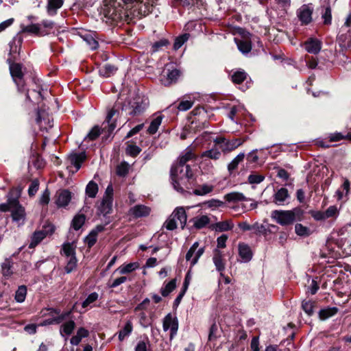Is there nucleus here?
I'll return each mask as SVG.
<instances>
[{
	"label": "nucleus",
	"mask_w": 351,
	"mask_h": 351,
	"mask_svg": "<svg viewBox=\"0 0 351 351\" xmlns=\"http://www.w3.org/2000/svg\"><path fill=\"white\" fill-rule=\"evenodd\" d=\"M162 119L163 117L162 115H158L152 121L147 129V132L149 134H154L155 133H156L159 126L162 123Z\"/></svg>",
	"instance_id": "nucleus-37"
},
{
	"label": "nucleus",
	"mask_w": 351,
	"mask_h": 351,
	"mask_svg": "<svg viewBox=\"0 0 351 351\" xmlns=\"http://www.w3.org/2000/svg\"><path fill=\"white\" fill-rule=\"evenodd\" d=\"M204 205L208 208L215 209L217 208L223 206L224 205V202L219 199H211L210 200L204 202Z\"/></svg>",
	"instance_id": "nucleus-46"
},
{
	"label": "nucleus",
	"mask_w": 351,
	"mask_h": 351,
	"mask_svg": "<svg viewBox=\"0 0 351 351\" xmlns=\"http://www.w3.org/2000/svg\"><path fill=\"white\" fill-rule=\"evenodd\" d=\"M113 200V187L109 184L105 191L102 201L101 202L99 210L101 213L106 215L110 213L112 209Z\"/></svg>",
	"instance_id": "nucleus-10"
},
{
	"label": "nucleus",
	"mask_w": 351,
	"mask_h": 351,
	"mask_svg": "<svg viewBox=\"0 0 351 351\" xmlns=\"http://www.w3.org/2000/svg\"><path fill=\"white\" fill-rule=\"evenodd\" d=\"M195 158V154L191 146L188 147L183 153L180 156L177 164L181 165H187L186 162Z\"/></svg>",
	"instance_id": "nucleus-22"
},
{
	"label": "nucleus",
	"mask_w": 351,
	"mask_h": 351,
	"mask_svg": "<svg viewBox=\"0 0 351 351\" xmlns=\"http://www.w3.org/2000/svg\"><path fill=\"white\" fill-rule=\"evenodd\" d=\"M186 219L185 210L182 207H178L166 220L164 226L169 230H173L179 226L183 229L186 223Z\"/></svg>",
	"instance_id": "nucleus-5"
},
{
	"label": "nucleus",
	"mask_w": 351,
	"mask_h": 351,
	"mask_svg": "<svg viewBox=\"0 0 351 351\" xmlns=\"http://www.w3.org/2000/svg\"><path fill=\"white\" fill-rule=\"evenodd\" d=\"M10 71L19 89L22 90L23 88V72L22 71V65L19 63H12L10 64Z\"/></svg>",
	"instance_id": "nucleus-13"
},
{
	"label": "nucleus",
	"mask_w": 351,
	"mask_h": 351,
	"mask_svg": "<svg viewBox=\"0 0 351 351\" xmlns=\"http://www.w3.org/2000/svg\"><path fill=\"white\" fill-rule=\"evenodd\" d=\"M2 273L3 275L5 276H10L12 274V271L11 269L12 268V263L9 260H5L2 263Z\"/></svg>",
	"instance_id": "nucleus-52"
},
{
	"label": "nucleus",
	"mask_w": 351,
	"mask_h": 351,
	"mask_svg": "<svg viewBox=\"0 0 351 351\" xmlns=\"http://www.w3.org/2000/svg\"><path fill=\"white\" fill-rule=\"evenodd\" d=\"M103 12L106 18L114 21L122 18V7L117 0H104Z\"/></svg>",
	"instance_id": "nucleus-6"
},
{
	"label": "nucleus",
	"mask_w": 351,
	"mask_h": 351,
	"mask_svg": "<svg viewBox=\"0 0 351 351\" xmlns=\"http://www.w3.org/2000/svg\"><path fill=\"white\" fill-rule=\"evenodd\" d=\"M247 77V73L244 71H237L232 75V80L235 84H241Z\"/></svg>",
	"instance_id": "nucleus-43"
},
{
	"label": "nucleus",
	"mask_w": 351,
	"mask_h": 351,
	"mask_svg": "<svg viewBox=\"0 0 351 351\" xmlns=\"http://www.w3.org/2000/svg\"><path fill=\"white\" fill-rule=\"evenodd\" d=\"M75 327V323L73 320L67 321L60 326V333L62 337L64 335L68 337L72 334Z\"/></svg>",
	"instance_id": "nucleus-26"
},
{
	"label": "nucleus",
	"mask_w": 351,
	"mask_h": 351,
	"mask_svg": "<svg viewBox=\"0 0 351 351\" xmlns=\"http://www.w3.org/2000/svg\"><path fill=\"white\" fill-rule=\"evenodd\" d=\"M62 250L64 254L67 258H69L71 256H75V249L73 248V245L71 243L64 244L62 247Z\"/></svg>",
	"instance_id": "nucleus-54"
},
{
	"label": "nucleus",
	"mask_w": 351,
	"mask_h": 351,
	"mask_svg": "<svg viewBox=\"0 0 351 351\" xmlns=\"http://www.w3.org/2000/svg\"><path fill=\"white\" fill-rule=\"evenodd\" d=\"M199 247V243L195 242L186 254V261H190L191 267L194 266L197 262L199 258L202 256L204 252V247Z\"/></svg>",
	"instance_id": "nucleus-12"
},
{
	"label": "nucleus",
	"mask_w": 351,
	"mask_h": 351,
	"mask_svg": "<svg viewBox=\"0 0 351 351\" xmlns=\"http://www.w3.org/2000/svg\"><path fill=\"white\" fill-rule=\"evenodd\" d=\"M169 44L167 39H161L154 43L152 45V51L156 52L160 50L163 47H166Z\"/></svg>",
	"instance_id": "nucleus-53"
},
{
	"label": "nucleus",
	"mask_w": 351,
	"mask_h": 351,
	"mask_svg": "<svg viewBox=\"0 0 351 351\" xmlns=\"http://www.w3.org/2000/svg\"><path fill=\"white\" fill-rule=\"evenodd\" d=\"M143 127H144L143 123H141V124H139V125L135 126L134 128H133L132 130H130L128 132V133L126 135V138H130L132 136H134V134H137L143 128Z\"/></svg>",
	"instance_id": "nucleus-63"
},
{
	"label": "nucleus",
	"mask_w": 351,
	"mask_h": 351,
	"mask_svg": "<svg viewBox=\"0 0 351 351\" xmlns=\"http://www.w3.org/2000/svg\"><path fill=\"white\" fill-rule=\"evenodd\" d=\"M53 228L51 226L43 227V229L40 230L35 231L30 239L28 247L29 249L34 248L38 245L49 234H52Z\"/></svg>",
	"instance_id": "nucleus-11"
},
{
	"label": "nucleus",
	"mask_w": 351,
	"mask_h": 351,
	"mask_svg": "<svg viewBox=\"0 0 351 351\" xmlns=\"http://www.w3.org/2000/svg\"><path fill=\"white\" fill-rule=\"evenodd\" d=\"M243 143V141L240 138H234L231 141L227 140L226 138L224 145L219 146V148L221 149V152L224 153L230 152L241 145Z\"/></svg>",
	"instance_id": "nucleus-18"
},
{
	"label": "nucleus",
	"mask_w": 351,
	"mask_h": 351,
	"mask_svg": "<svg viewBox=\"0 0 351 351\" xmlns=\"http://www.w3.org/2000/svg\"><path fill=\"white\" fill-rule=\"evenodd\" d=\"M98 293L96 292L89 294L86 299L82 302V307L86 308L90 304L93 303L98 299Z\"/></svg>",
	"instance_id": "nucleus-51"
},
{
	"label": "nucleus",
	"mask_w": 351,
	"mask_h": 351,
	"mask_svg": "<svg viewBox=\"0 0 351 351\" xmlns=\"http://www.w3.org/2000/svg\"><path fill=\"white\" fill-rule=\"evenodd\" d=\"M265 179V176L261 174L252 173L248 176V182L251 184H260Z\"/></svg>",
	"instance_id": "nucleus-50"
},
{
	"label": "nucleus",
	"mask_w": 351,
	"mask_h": 351,
	"mask_svg": "<svg viewBox=\"0 0 351 351\" xmlns=\"http://www.w3.org/2000/svg\"><path fill=\"white\" fill-rule=\"evenodd\" d=\"M71 199V194L68 190H62L58 194L56 204L58 206H66Z\"/></svg>",
	"instance_id": "nucleus-23"
},
{
	"label": "nucleus",
	"mask_w": 351,
	"mask_h": 351,
	"mask_svg": "<svg viewBox=\"0 0 351 351\" xmlns=\"http://www.w3.org/2000/svg\"><path fill=\"white\" fill-rule=\"evenodd\" d=\"M193 177V172L189 165H181L175 163L171 169V178L173 188L180 193L184 191L182 185L186 186Z\"/></svg>",
	"instance_id": "nucleus-1"
},
{
	"label": "nucleus",
	"mask_w": 351,
	"mask_h": 351,
	"mask_svg": "<svg viewBox=\"0 0 351 351\" xmlns=\"http://www.w3.org/2000/svg\"><path fill=\"white\" fill-rule=\"evenodd\" d=\"M310 213L311 216L314 218V219H315L316 221H322L326 219L324 215V212L313 210L311 211Z\"/></svg>",
	"instance_id": "nucleus-62"
},
{
	"label": "nucleus",
	"mask_w": 351,
	"mask_h": 351,
	"mask_svg": "<svg viewBox=\"0 0 351 351\" xmlns=\"http://www.w3.org/2000/svg\"><path fill=\"white\" fill-rule=\"evenodd\" d=\"M151 209L149 207L138 204L130 208L128 213L130 216L134 218L147 217L149 215Z\"/></svg>",
	"instance_id": "nucleus-15"
},
{
	"label": "nucleus",
	"mask_w": 351,
	"mask_h": 351,
	"mask_svg": "<svg viewBox=\"0 0 351 351\" xmlns=\"http://www.w3.org/2000/svg\"><path fill=\"white\" fill-rule=\"evenodd\" d=\"M193 104V101L191 100H184L180 102L178 109L180 111H186L190 109Z\"/></svg>",
	"instance_id": "nucleus-55"
},
{
	"label": "nucleus",
	"mask_w": 351,
	"mask_h": 351,
	"mask_svg": "<svg viewBox=\"0 0 351 351\" xmlns=\"http://www.w3.org/2000/svg\"><path fill=\"white\" fill-rule=\"evenodd\" d=\"M179 76L180 71L178 69H175L171 71L168 70L167 77L165 79H162L161 81L165 86H169L172 83L176 82Z\"/></svg>",
	"instance_id": "nucleus-27"
},
{
	"label": "nucleus",
	"mask_w": 351,
	"mask_h": 351,
	"mask_svg": "<svg viewBox=\"0 0 351 351\" xmlns=\"http://www.w3.org/2000/svg\"><path fill=\"white\" fill-rule=\"evenodd\" d=\"M224 199L229 202H245L247 201V198L242 193L233 191L227 193L223 197Z\"/></svg>",
	"instance_id": "nucleus-21"
},
{
	"label": "nucleus",
	"mask_w": 351,
	"mask_h": 351,
	"mask_svg": "<svg viewBox=\"0 0 351 351\" xmlns=\"http://www.w3.org/2000/svg\"><path fill=\"white\" fill-rule=\"evenodd\" d=\"M116 113V110H110L107 114L106 120L101 125V128H99L98 125L94 126L88 132L85 139L88 138L90 141H94L102 133H104L106 137L108 136L116 128V121L112 119Z\"/></svg>",
	"instance_id": "nucleus-2"
},
{
	"label": "nucleus",
	"mask_w": 351,
	"mask_h": 351,
	"mask_svg": "<svg viewBox=\"0 0 351 351\" xmlns=\"http://www.w3.org/2000/svg\"><path fill=\"white\" fill-rule=\"evenodd\" d=\"M312 4H304L297 10V16L302 25H308L313 21V13Z\"/></svg>",
	"instance_id": "nucleus-7"
},
{
	"label": "nucleus",
	"mask_w": 351,
	"mask_h": 351,
	"mask_svg": "<svg viewBox=\"0 0 351 351\" xmlns=\"http://www.w3.org/2000/svg\"><path fill=\"white\" fill-rule=\"evenodd\" d=\"M337 213H338V210H337V206H330L324 212V215H325L326 219H328V218L333 217L336 216Z\"/></svg>",
	"instance_id": "nucleus-57"
},
{
	"label": "nucleus",
	"mask_w": 351,
	"mask_h": 351,
	"mask_svg": "<svg viewBox=\"0 0 351 351\" xmlns=\"http://www.w3.org/2000/svg\"><path fill=\"white\" fill-rule=\"evenodd\" d=\"M85 219V215L83 214H78L75 215L72 221L73 228L75 230H78L84 223Z\"/></svg>",
	"instance_id": "nucleus-42"
},
{
	"label": "nucleus",
	"mask_w": 351,
	"mask_h": 351,
	"mask_svg": "<svg viewBox=\"0 0 351 351\" xmlns=\"http://www.w3.org/2000/svg\"><path fill=\"white\" fill-rule=\"evenodd\" d=\"M98 192V186L93 181H90L86 186V193L91 198L95 197Z\"/></svg>",
	"instance_id": "nucleus-41"
},
{
	"label": "nucleus",
	"mask_w": 351,
	"mask_h": 351,
	"mask_svg": "<svg viewBox=\"0 0 351 351\" xmlns=\"http://www.w3.org/2000/svg\"><path fill=\"white\" fill-rule=\"evenodd\" d=\"M117 71V68L114 65L110 64H106L99 69V74L101 76L108 77L114 75Z\"/></svg>",
	"instance_id": "nucleus-35"
},
{
	"label": "nucleus",
	"mask_w": 351,
	"mask_h": 351,
	"mask_svg": "<svg viewBox=\"0 0 351 351\" xmlns=\"http://www.w3.org/2000/svg\"><path fill=\"white\" fill-rule=\"evenodd\" d=\"M176 287V280L173 279L165 285L164 287L160 289V293L162 296H167L171 292H172Z\"/></svg>",
	"instance_id": "nucleus-40"
},
{
	"label": "nucleus",
	"mask_w": 351,
	"mask_h": 351,
	"mask_svg": "<svg viewBox=\"0 0 351 351\" xmlns=\"http://www.w3.org/2000/svg\"><path fill=\"white\" fill-rule=\"evenodd\" d=\"M128 173V166L123 162L117 166V174L119 176H125Z\"/></svg>",
	"instance_id": "nucleus-56"
},
{
	"label": "nucleus",
	"mask_w": 351,
	"mask_h": 351,
	"mask_svg": "<svg viewBox=\"0 0 351 351\" xmlns=\"http://www.w3.org/2000/svg\"><path fill=\"white\" fill-rule=\"evenodd\" d=\"M239 255L241 258V261L244 263L249 262L253 256L250 247L244 243H240L238 245Z\"/></svg>",
	"instance_id": "nucleus-17"
},
{
	"label": "nucleus",
	"mask_w": 351,
	"mask_h": 351,
	"mask_svg": "<svg viewBox=\"0 0 351 351\" xmlns=\"http://www.w3.org/2000/svg\"><path fill=\"white\" fill-rule=\"evenodd\" d=\"M213 260L217 271H222L224 270L225 263L223 259V254L218 249L214 250Z\"/></svg>",
	"instance_id": "nucleus-24"
},
{
	"label": "nucleus",
	"mask_w": 351,
	"mask_h": 351,
	"mask_svg": "<svg viewBox=\"0 0 351 351\" xmlns=\"http://www.w3.org/2000/svg\"><path fill=\"white\" fill-rule=\"evenodd\" d=\"M133 330V325L131 321H128L123 328L118 332V338L120 341L129 337Z\"/></svg>",
	"instance_id": "nucleus-30"
},
{
	"label": "nucleus",
	"mask_w": 351,
	"mask_h": 351,
	"mask_svg": "<svg viewBox=\"0 0 351 351\" xmlns=\"http://www.w3.org/2000/svg\"><path fill=\"white\" fill-rule=\"evenodd\" d=\"M22 32H28L37 36H43L48 34V31H43L39 23L31 24L22 27Z\"/></svg>",
	"instance_id": "nucleus-19"
},
{
	"label": "nucleus",
	"mask_w": 351,
	"mask_h": 351,
	"mask_svg": "<svg viewBox=\"0 0 351 351\" xmlns=\"http://www.w3.org/2000/svg\"><path fill=\"white\" fill-rule=\"evenodd\" d=\"M189 37V35L188 34H184L180 36L177 37L173 44L174 49L178 50L180 49L184 45V43L187 41Z\"/></svg>",
	"instance_id": "nucleus-48"
},
{
	"label": "nucleus",
	"mask_w": 351,
	"mask_h": 351,
	"mask_svg": "<svg viewBox=\"0 0 351 351\" xmlns=\"http://www.w3.org/2000/svg\"><path fill=\"white\" fill-rule=\"evenodd\" d=\"M214 189V186L210 184H204L199 185L197 189L193 191V194L195 195H206L211 193Z\"/></svg>",
	"instance_id": "nucleus-36"
},
{
	"label": "nucleus",
	"mask_w": 351,
	"mask_h": 351,
	"mask_svg": "<svg viewBox=\"0 0 351 351\" xmlns=\"http://www.w3.org/2000/svg\"><path fill=\"white\" fill-rule=\"evenodd\" d=\"M39 24L41 25V27L43 28V31H48V34L54 26L53 21L47 20L43 21L42 23Z\"/></svg>",
	"instance_id": "nucleus-60"
},
{
	"label": "nucleus",
	"mask_w": 351,
	"mask_h": 351,
	"mask_svg": "<svg viewBox=\"0 0 351 351\" xmlns=\"http://www.w3.org/2000/svg\"><path fill=\"white\" fill-rule=\"evenodd\" d=\"M314 306H315V302L311 300H304L302 303V309L309 316H311L313 314Z\"/></svg>",
	"instance_id": "nucleus-45"
},
{
	"label": "nucleus",
	"mask_w": 351,
	"mask_h": 351,
	"mask_svg": "<svg viewBox=\"0 0 351 351\" xmlns=\"http://www.w3.org/2000/svg\"><path fill=\"white\" fill-rule=\"evenodd\" d=\"M127 280V278L125 276H121L118 278L114 279L111 284L109 285V287L111 288H114L118 287L119 285L124 283Z\"/></svg>",
	"instance_id": "nucleus-64"
},
{
	"label": "nucleus",
	"mask_w": 351,
	"mask_h": 351,
	"mask_svg": "<svg viewBox=\"0 0 351 351\" xmlns=\"http://www.w3.org/2000/svg\"><path fill=\"white\" fill-rule=\"evenodd\" d=\"M219 147L214 146L212 149L203 152L201 154V158H208L212 160H218L221 156Z\"/></svg>",
	"instance_id": "nucleus-29"
},
{
	"label": "nucleus",
	"mask_w": 351,
	"mask_h": 351,
	"mask_svg": "<svg viewBox=\"0 0 351 351\" xmlns=\"http://www.w3.org/2000/svg\"><path fill=\"white\" fill-rule=\"evenodd\" d=\"M304 46L308 53L317 54L322 49V42L317 38H310L304 43Z\"/></svg>",
	"instance_id": "nucleus-16"
},
{
	"label": "nucleus",
	"mask_w": 351,
	"mask_h": 351,
	"mask_svg": "<svg viewBox=\"0 0 351 351\" xmlns=\"http://www.w3.org/2000/svg\"><path fill=\"white\" fill-rule=\"evenodd\" d=\"M97 241V235H95V232H91L88 234V236L86 238V243H87L89 247H91Z\"/></svg>",
	"instance_id": "nucleus-61"
},
{
	"label": "nucleus",
	"mask_w": 351,
	"mask_h": 351,
	"mask_svg": "<svg viewBox=\"0 0 351 351\" xmlns=\"http://www.w3.org/2000/svg\"><path fill=\"white\" fill-rule=\"evenodd\" d=\"M27 295V287L25 285L19 286L15 293V300L21 303L25 301Z\"/></svg>",
	"instance_id": "nucleus-39"
},
{
	"label": "nucleus",
	"mask_w": 351,
	"mask_h": 351,
	"mask_svg": "<svg viewBox=\"0 0 351 351\" xmlns=\"http://www.w3.org/2000/svg\"><path fill=\"white\" fill-rule=\"evenodd\" d=\"M210 222V219L206 215H202L193 219V226L197 229L204 228Z\"/></svg>",
	"instance_id": "nucleus-38"
},
{
	"label": "nucleus",
	"mask_w": 351,
	"mask_h": 351,
	"mask_svg": "<svg viewBox=\"0 0 351 351\" xmlns=\"http://www.w3.org/2000/svg\"><path fill=\"white\" fill-rule=\"evenodd\" d=\"M295 233L300 237H308L311 234V230L308 228L304 226L301 223H296L295 226Z\"/></svg>",
	"instance_id": "nucleus-44"
},
{
	"label": "nucleus",
	"mask_w": 351,
	"mask_h": 351,
	"mask_svg": "<svg viewBox=\"0 0 351 351\" xmlns=\"http://www.w3.org/2000/svg\"><path fill=\"white\" fill-rule=\"evenodd\" d=\"M139 267L138 263H130L126 265H122L119 266L116 271H118L120 274H129Z\"/></svg>",
	"instance_id": "nucleus-31"
},
{
	"label": "nucleus",
	"mask_w": 351,
	"mask_h": 351,
	"mask_svg": "<svg viewBox=\"0 0 351 351\" xmlns=\"http://www.w3.org/2000/svg\"><path fill=\"white\" fill-rule=\"evenodd\" d=\"M63 0H48L47 12L50 15L56 13L58 9L60 8L63 5Z\"/></svg>",
	"instance_id": "nucleus-33"
},
{
	"label": "nucleus",
	"mask_w": 351,
	"mask_h": 351,
	"mask_svg": "<svg viewBox=\"0 0 351 351\" xmlns=\"http://www.w3.org/2000/svg\"><path fill=\"white\" fill-rule=\"evenodd\" d=\"M66 265L65 266V271L67 274L72 272L77 266V258L75 256H71L68 258Z\"/></svg>",
	"instance_id": "nucleus-47"
},
{
	"label": "nucleus",
	"mask_w": 351,
	"mask_h": 351,
	"mask_svg": "<svg viewBox=\"0 0 351 351\" xmlns=\"http://www.w3.org/2000/svg\"><path fill=\"white\" fill-rule=\"evenodd\" d=\"M322 19L324 20V24L329 25L332 23V12L328 3L321 7Z\"/></svg>",
	"instance_id": "nucleus-25"
},
{
	"label": "nucleus",
	"mask_w": 351,
	"mask_h": 351,
	"mask_svg": "<svg viewBox=\"0 0 351 351\" xmlns=\"http://www.w3.org/2000/svg\"><path fill=\"white\" fill-rule=\"evenodd\" d=\"M162 328L164 331L170 330V339H172L176 335L178 330V320L171 313H168L163 319Z\"/></svg>",
	"instance_id": "nucleus-8"
},
{
	"label": "nucleus",
	"mask_w": 351,
	"mask_h": 351,
	"mask_svg": "<svg viewBox=\"0 0 351 351\" xmlns=\"http://www.w3.org/2000/svg\"><path fill=\"white\" fill-rule=\"evenodd\" d=\"M21 191L12 189L8 194V201L11 206L12 219L19 224L23 223L25 218V208L19 204L18 197Z\"/></svg>",
	"instance_id": "nucleus-4"
},
{
	"label": "nucleus",
	"mask_w": 351,
	"mask_h": 351,
	"mask_svg": "<svg viewBox=\"0 0 351 351\" xmlns=\"http://www.w3.org/2000/svg\"><path fill=\"white\" fill-rule=\"evenodd\" d=\"M141 152V149L136 145H128L126 147L127 154L135 157Z\"/></svg>",
	"instance_id": "nucleus-49"
},
{
	"label": "nucleus",
	"mask_w": 351,
	"mask_h": 351,
	"mask_svg": "<svg viewBox=\"0 0 351 351\" xmlns=\"http://www.w3.org/2000/svg\"><path fill=\"white\" fill-rule=\"evenodd\" d=\"M147 104L139 97L134 98L129 101L128 107L125 106V110H128V114L132 116L141 114L146 108Z\"/></svg>",
	"instance_id": "nucleus-9"
},
{
	"label": "nucleus",
	"mask_w": 351,
	"mask_h": 351,
	"mask_svg": "<svg viewBox=\"0 0 351 351\" xmlns=\"http://www.w3.org/2000/svg\"><path fill=\"white\" fill-rule=\"evenodd\" d=\"M239 50L243 54L248 53L252 50V43L247 39L239 40L235 38Z\"/></svg>",
	"instance_id": "nucleus-28"
},
{
	"label": "nucleus",
	"mask_w": 351,
	"mask_h": 351,
	"mask_svg": "<svg viewBox=\"0 0 351 351\" xmlns=\"http://www.w3.org/2000/svg\"><path fill=\"white\" fill-rule=\"evenodd\" d=\"M38 187H39L38 181L36 180H33L29 187V189H28V193H29V196L34 195L36 194V193L37 192V191L38 190Z\"/></svg>",
	"instance_id": "nucleus-59"
},
{
	"label": "nucleus",
	"mask_w": 351,
	"mask_h": 351,
	"mask_svg": "<svg viewBox=\"0 0 351 351\" xmlns=\"http://www.w3.org/2000/svg\"><path fill=\"white\" fill-rule=\"evenodd\" d=\"M245 158V154L241 152L228 165V170L230 174H232V172L236 170L238 167V165L240 162H241Z\"/></svg>",
	"instance_id": "nucleus-32"
},
{
	"label": "nucleus",
	"mask_w": 351,
	"mask_h": 351,
	"mask_svg": "<svg viewBox=\"0 0 351 351\" xmlns=\"http://www.w3.org/2000/svg\"><path fill=\"white\" fill-rule=\"evenodd\" d=\"M290 195L286 188L282 187L277 190L273 195V202L278 206H284L288 203Z\"/></svg>",
	"instance_id": "nucleus-14"
},
{
	"label": "nucleus",
	"mask_w": 351,
	"mask_h": 351,
	"mask_svg": "<svg viewBox=\"0 0 351 351\" xmlns=\"http://www.w3.org/2000/svg\"><path fill=\"white\" fill-rule=\"evenodd\" d=\"M86 155L84 152L79 154H71L69 156V160L72 165L76 168V171H78L81 167V164L84 161Z\"/></svg>",
	"instance_id": "nucleus-20"
},
{
	"label": "nucleus",
	"mask_w": 351,
	"mask_h": 351,
	"mask_svg": "<svg viewBox=\"0 0 351 351\" xmlns=\"http://www.w3.org/2000/svg\"><path fill=\"white\" fill-rule=\"evenodd\" d=\"M71 313V311L62 313L60 315H57L56 317H53L54 324H59L62 323L66 317H68Z\"/></svg>",
	"instance_id": "nucleus-58"
},
{
	"label": "nucleus",
	"mask_w": 351,
	"mask_h": 351,
	"mask_svg": "<svg viewBox=\"0 0 351 351\" xmlns=\"http://www.w3.org/2000/svg\"><path fill=\"white\" fill-rule=\"evenodd\" d=\"M338 312L337 307H328L324 309H321L319 312V317L320 319L325 320L330 317H332Z\"/></svg>",
	"instance_id": "nucleus-34"
},
{
	"label": "nucleus",
	"mask_w": 351,
	"mask_h": 351,
	"mask_svg": "<svg viewBox=\"0 0 351 351\" xmlns=\"http://www.w3.org/2000/svg\"><path fill=\"white\" fill-rule=\"evenodd\" d=\"M303 211L300 208L289 210H275L271 213V219L281 226H288L295 221L301 220Z\"/></svg>",
	"instance_id": "nucleus-3"
}]
</instances>
